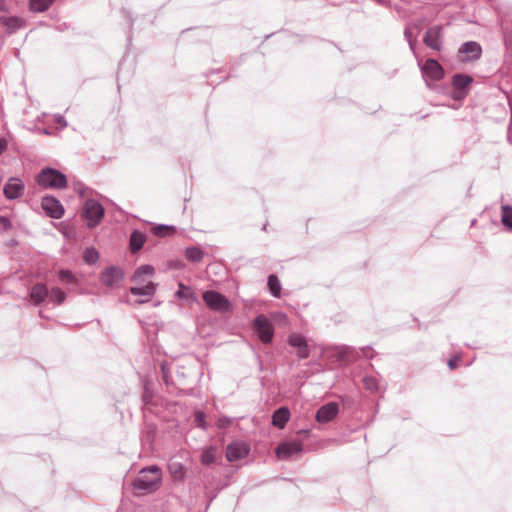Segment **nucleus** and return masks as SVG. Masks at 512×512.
Segmentation results:
<instances>
[{"label":"nucleus","instance_id":"obj_1","mask_svg":"<svg viewBox=\"0 0 512 512\" xmlns=\"http://www.w3.org/2000/svg\"><path fill=\"white\" fill-rule=\"evenodd\" d=\"M161 481L160 468L152 465L143 468L133 482L136 490L142 492H152L157 489Z\"/></svg>","mask_w":512,"mask_h":512},{"label":"nucleus","instance_id":"obj_2","mask_svg":"<svg viewBox=\"0 0 512 512\" xmlns=\"http://www.w3.org/2000/svg\"><path fill=\"white\" fill-rule=\"evenodd\" d=\"M37 183L45 189H64L67 187L65 174L54 168H44L37 175Z\"/></svg>","mask_w":512,"mask_h":512},{"label":"nucleus","instance_id":"obj_3","mask_svg":"<svg viewBox=\"0 0 512 512\" xmlns=\"http://www.w3.org/2000/svg\"><path fill=\"white\" fill-rule=\"evenodd\" d=\"M418 65L427 84L428 80L440 81L444 78V68L436 59L429 58L424 63L419 60Z\"/></svg>","mask_w":512,"mask_h":512},{"label":"nucleus","instance_id":"obj_4","mask_svg":"<svg viewBox=\"0 0 512 512\" xmlns=\"http://www.w3.org/2000/svg\"><path fill=\"white\" fill-rule=\"evenodd\" d=\"M104 216L103 206L94 199H88L83 208V217L87 220V226L93 228L99 224Z\"/></svg>","mask_w":512,"mask_h":512},{"label":"nucleus","instance_id":"obj_5","mask_svg":"<svg viewBox=\"0 0 512 512\" xmlns=\"http://www.w3.org/2000/svg\"><path fill=\"white\" fill-rule=\"evenodd\" d=\"M203 301L205 304L214 311L217 312H226L230 309V302L229 300L222 295L221 293L214 291V290H208L205 291L202 295Z\"/></svg>","mask_w":512,"mask_h":512},{"label":"nucleus","instance_id":"obj_6","mask_svg":"<svg viewBox=\"0 0 512 512\" xmlns=\"http://www.w3.org/2000/svg\"><path fill=\"white\" fill-rule=\"evenodd\" d=\"M423 43L430 49L441 51L443 48V27L434 25L427 29Z\"/></svg>","mask_w":512,"mask_h":512},{"label":"nucleus","instance_id":"obj_7","mask_svg":"<svg viewBox=\"0 0 512 512\" xmlns=\"http://www.w3.org/2000/svg\"><path fill=\"white\" fill-rule=\"evenodd\" d=\"M41 207L49 217L54 219H60L64 214L62 204L53 196H44L41 201Z\"/></svg>","mask_w":512,"mask_h":512},{"label":"nucleus","instance_id":"obj_8","mask_svg":"<svg viewBox=\"0 0 512 512\" xmlns=\"http://www.w3.org/2000/svg\"><path fill=\"white\" fill-rule=\"evenodd\" d=\"M303 445L299 440H292L280 443L276 448V455L279 459L288 460L293 455L302 451Z\"/></svg>","mask_w":512,"mask_h":512},{"label":"nucleus","instance_id":"obj_9","mask_svg":"<svg viewBox=\"0 0 512 512\" xmlns=\"http://www.w3.org/2000/svg\"><path fill=\"white\" fill-rule=\"evenodd\" d=\"M473 82V78L467 74L457 73L452 77V86L458 91L453 96L454 99L459 100L467 96V89Z\"/></svg>","mask_w":512,"mask_h":512},{"label":"nucleus","instance_id":"obj_10","mask_svg":"<svg viewBox=\"0 0 512 512\" xmlns=\"http://www.w3.org/2000/svg\"><path fill=\"white\" fill-rule=\"evenodd\" d=\"M124 273L122 269L111 266L106 268L100 276V281L103 285L113 288L119 285V283L123 280Z\"/></svg>","mask_w":512,"mask_h":512},{"label":"nucleus","instance_id":"obj_11","mask_svg":"<svg viewBox=\"0 0 512 512\" xmlns=\"http://www.w3.org/2000/svg\"><path fill=\"white\" fill-rule=\"evenodd\" d=\"M255 330L262 342L268 343L273 337V328L264 315H259L254 320Z\"/></svg>","mask_w":512,"mask_h":512},{"label":"nucleus","instance_id":"obj_12","mask_svg":"<svg viewBox=\"0 0 512 512\" xmlns=\"http://www.w3.org/2000/svg\"><path fill=\"white\" fill-rule=\"evenodd\" d=\"M129 291L134 296L144 297L143 299L136 300L134 302L135 305H140V304L148 302L155 295L156 284L153 282H148L147 284L142 285V286L130 287Z\"/></svg>","mask_w":512,"mask_h":512},{"label":"nucleus","instance_id":"obj_13","mask_svg":"<svg viewBox=\"0 0 512 512\" xmlns=\"http://www.w3.org/2000/svg\"><path fill=\"white\" fill-rule=\"evenodd\" d=\"M249 453V447L244 442H233L227 446L226 458L228 461H238L245 458Z\"/></svg>","mask_w":512,"mask_h":512},{"label":"nucleus","instance_id":"obj_14","mask_svg":"<svg viewBox=\"0 0 512 512\" xmlns=\"http://www.w3.org/2000/svg\"><path fill=\"white\" fill-rule=\"evenodd\" d=\"M458 53L466 55L465 61H476L482 55V47L476 41H468L460 46Z\"/></svg>","mask_w":512,"mask_h":512},{"label":"nucleus","instance_id":"obj_15","mask_svg":"<svg viewBox=\"0 0 512 512\" xmlns=\"http://www.w3.org/2000/svg\"><path fill=\"white\" fill-rule=\"evenodd\" d=\"M338 412V404L336 402H329L318 409L316 421L319 423H328L337 416Z\"/></svg>","mask_w":512,"mask_h":512},{"label":"nucleus","instance_id":"obj_16","mask_svg":"<svg viewBox=\"0 0 512 512\" xmlns=\"http://www.w3.org/2000/svg\"><path fill=\"white\" fill-rule=\"evenodd\" d=\"M3 192L7 199H18L23 195L24 184L19 178H10L4 185Z\"/></svg>","mask_w":512,"mask_h":512},{"label":"nucleus","instance_id":"obj_17","mask_svg":"<svg viewBox=\"0 0 512 512\" xmlns=\"http://www.w3.org/2000/svg\"><path fill=\"white\" fill-rule=\"evenodd\" d=\"M0 25L5 27L9 33H13L22 28L25 25V21L18 16L7 15L5 12L0 11Z\"/></svg>","mask_w":512,"mask_h":512},{"label":"nucleus","instance_id":"obj_18","mask_svg":"<svg viewBox=\"0 0 512 512\" xmlns=\"http://www.w3.org/2000/svg\"><path fill=\"white\" fill-rule=\"evenodd\" d=\"M49 291L44 284H35L30 291V298L35 305L41 304L47 297Z\"/></svg>","mask_w":512,"mask_h":512},{"label":"nucleus","instance_id":"obj_19","mask_svg":"<svg viewBox=\"0 0 512 512\" xmlns=\"http://www.w3.org/2000/svg\"><path fill=\"white\" fill-rule=\"evenodd\" d=\"M290 411L287 407L278 408L272 415V424L280 429L289 421Z\"/></svg>","mask_w":512,"mask_h":512},{"label":"nucleus","instance_id":"obj_20","mask_svg":"<svg viewBox=\"0 0 512 512\" xmlns=\"http://www.w3.org/2000/svg\"><path fill=\"white\" fill-rule=\"evenodd\" d=\"M146 241V236L144 233L134 230L130 235L129 240V248L132 253L138 252L140 249H142L144 243Z\"/></svg>","mask_w":512,"mask_h":512},{"label":"nucleus","instance_id":"obj_21","mask_svg":"<svg viewBox=\"0 0 512 512\" xmlns=\"http://www.w3.org/2000/svg\"><path fill=\"white\" fill-rule=\"evenodd\" d=\"M155 272V269L152 265H141L140 267H138L132 278H131V281L136 283V284H141L143 282V279H142V276L143 275H149V276H152Z\"/></svg>","mask_w":512,"mask_h":512},{"label":"nucleus","instance_id":"obj_22","mask_svg":"<svg viewBox=\"0 0 512 512\" xmlns=\"http://www.w3.org/2000/svg\"><path fill=\"white\" fill-rule=\"evenodd\" d=\"M204 256L203 251L198 247H188L185 250V257L187 260L193 262V263H199L202 261Z\"/></svg>","mask_w":512,"mask_h":512},{"label":"nucleus","instance_id":"obj_23","mask_svg":"<svg viewBox=\"0 0 512 512\" xmlns=\"http://www.w3.org/2000/svg\"><path fill=\"white\" fill-rule=\"evenodd\" d=\"M267 285L270 293L274 297H280L281 295V283L278 277L275 274H271L268 276Z\"/></svg>","mask_w":512,"mask_h":512},{"label":"nucleus","instance_id":"obj_24","mask_svg":"<svg viewBox=\"0 0 512 512\" xmlns=\"http://www.w3.org/2000/svg\"><path fill=\"white\" fill-rule=\"evenodd\" d=\"M54 0H30L29 8L33 12H44L49 9Z\"/></svg>","mask_w":512,"mask_h":512},{"label":"nucleus","instance_id":"obj_25","mask_svg":"<svg viewBox=\"0 0 512 512\" xmlns=\"http://www.w3.org/2000/svg\"><path fill=\"white\" fill-rule=\"evenodd\" d=\"M152 232L157 237H166L175 233V227L170 225L159 224L153 227Z\"/></svg>","mask_w":512,"mask_h":512},{"label":"nucleus","instance_id":"obj_26","mask_svg":"<svg viewBox=\"0 0 512 512\" xmlns=\"http://www.w3.org/2000/svg\"><path fill=\"white\" fill-rule=\"evenodd\" d=\"M175 296L181 300L195 301V295L192 290L182 283H179V290L175 293Z\"/></svg>","mask_w":512,"mask_h":512},{"label":"nucleus","instance_id":"obj_27","mask_svg":"<svg viewBox=\"0 0 512 512\" xmlns=\"http://www.w3.org/2000/svg\"><path fill=\"white\" fill-rule=\"evenodd\" d=\"M48 296L52 302L58 305L62 304L66 299L65 292L58 287L52 288Z\"/></svg>","mask_w":512,"mask_h":512},{"label":"nucleus","instance_id":"obj_28","mask_svg":"<svg viewBox=\"0 0 512 512\" xmlns=\"http://www.w3.org/2000/svg\"><path fill=\"white\" fill-rule=\"evenodd\" d=\"M502 223L512 230V207L509 205L502 206Z\"/></svg>","mask_w":512,"mask_h":512},{"label":"nucleus","instance_id":"obj_29","mask_svg":"<svg viewBox=\"0 0 512 512\" xmlns=\"http://www.w3.org/2000/svg\"><path fill=\"white\" fill-rule=\"evenodd\" d=\"M215 461V448L209 447L205 449L201 454V463L204 465H210Z\"/></svg>","mask_w":512,"mask_h":512},{"label":"nucleus","instance_id":"obj_30","mask_svg":"<svg viewBox=\"0 0 512 512\" xmlns=\"http://www.w3.org/2000/svg\"><path fill=\"white\" fill-rule=\"evenodd\" d=\"M463 355H464V354H455V356H454V357H452V358H450V359L448 360L447 364H448V366H449V368H450L451 370H453V369H455V368H457V367H459V366H461V365H466V366H468L469 364H471V363H472V361H469V362L464 363V361H463Z\"/></svg>","mask_w":512,"mask_h":512},{"label":"nucleus","instance_id":"obj_31","mask_svg":"<svg viewBox=\"0 0 512 512\" xmlns=\"http://www.w3.org/2000/svg\"><path fill=\"white\" fill-rule=\"evenodd\" d=\"M169 470L175 480H181L184 477V469L179 463H172L169 465Z\"/></svg>","mask_w":512,"mask_h":512},{"label":"nucleus","instance_id":"obj_32","mask_svg":"<svg viewBox=\"0 0 512 512\" xmlns=\"http://www.w3.org/2000/svg\"><path fill=\"white\" fill-rule=\"evenodd\" d=\"M83 258H84L86 263L94 264L99 259V253L94 248H87L84 251Z\"/></svg>","mask_w":512,"mask_h":512},{"label":"nucleus","instance_id":"obj_33","mask_svg":"<svg viewBox=\"0 0 512 512\" xmlns=\"http://www.w3.org/2000/svg\"><path fill=\"white\" fill-rule=\"evenodd\" d=\"M289 343L291 346L302 349L303 347H306V340L303 336L299 334H292L289 337Z\"/></svg>","mask_w":512,"mask_h":512},{"label":"nucleus","instance_id":"obj_34","mask_svg":"<svg viewBox=\"0 0 512 512\" xmlns=\"http://www.w3.org/2000/svg\"><path fill=\"white\" fill-rule=\"evenodd\" d=\"M60 281L66 282V283H74L75 282V276L72 274L69 270H61L58 274Z\"/></svg>","mask_w":512,"mask_h":512},{"label":"nucleus","instance_id":"obj_35","mask_svg":"<svg viewBox=\"0 0 512 512\" xmlns=\"http://www.w3.org/2000/svg\"><path fill=\"white\" fill-rule=\"evenodd\" d=\"M363 384L367 390L376 391L378 389V383L374 377H364Z\"/></svg>","mask_w":512,"mask_h":512},{"label":"nucleus","instance_id":"obj_36","mask_svg":"<svg viewBox=\"0 0 512 512\" xmlns=\"http://www.w3.org/2000/svg\"><path fill=\"white\" fill-rule=\"evenodd\" d=\"M0 226L4 231H8L11 229L12 224L8 217L0 216Z\"/></svg>","mask_w":512,"mask_h":512},{"label":"nucleus","instance_id":"obj_37","mask_svg":"<svg viewBox=\"0 0 512 512\" xmlns=\"http://www.w3.org/2000/svg\"><path fill=\"white\" fill-rule=\"evenodd\" d=\"M195 421L197 422L198 426L201 428H204V421H205V415L203 412L198 411L195 414Z\"/></svg>","mask_w":512,"mask_h":512},{"label":"nucleus","instance_id":"obj_38","mask_svg":"<svg viewBox=\"0 0 512 512\" xmlns=\"http://www.w3.org/2000/svg\"><path fill=\"white\" fill-rule=\"evenodd\" d=\"M8 142L5 138H0V155L6 151Z\"/></svg>","mask_w":512,"mask_h":512},{"label":"nucleus","instance_id":"obj_39","mask_svg":"<svg viewBox=\"0 0 512 512\" xmlns=\"http://www.w3.org/2000/svg\"><path fill=\"white\" fill-rule=\"evenodd\" d=\"M408 41V44H409V47H410V50L412 51V53L417 56L416 54V49H415V45H416V39L412 38V39H409L407 40Z\"/></svg>","mask_w":512,"mask_h":512},{"label":"nucleus","instance_id":"obj_40","mask_svg":"<svg viewBox=\"0 0 512 512\" xmlns=\"http://www.w3.org/2000/svg\"><path fill=\"white\" fill-rule=\"evenodd\" d=\"M75 190L81 195V196H84L85 195V189L84 187L81 185V184H77V186H75Z\"/></svg>","mask_w":512,"mask_h":512},{"label":"nucleus","instance_id":"obj_41","mask_svg":"<svg viewBox=\"0 0 512 512\" xmlns=\"http://www.w3.org/2000/svg\"><path fill=\"white\" fill-rule=\"evenodd\" d=\"M404 36H405V38H406L407 40H409V39H412V38H413L412 32H411V30H410L409 28H406V29L404 30Z\"/></svg>","mask_w":512,"mask_h":512},{"label":"nucleus","instance_id":"obj_42","mask_svg":"<svg viewBox=\"0 0 512 512\" xmlns=\"http://www.w3.org/2000/svg\"><path fill=\"white\" fill-rule=\"evenodd\" d=\"M143 399L146 403L149 401L150 395H149L148 391H145V393L143 394Z\"/></svg>","mask_w":512,"mask_h":512},{"label":"nucleus","instance_id":"obj_43","mask_svg":"<svg viewBox=\"0 0 512 512\" xmlns=\"http://www.w3.org/2000/svg\"><path fill=\"white\" fill-rule=\"evenodd\" d=\"M161 369H162V372H163L164 377H166V370H165V365H164V363H162V364H161Z\"/></svg>","mask_w":512,"mask_h":512},{"label":"nucleus","instance_id":"obj_44","mask_svg":"<svg viewBox=\"0 0 512 512\" xmlns=\"http://www.w3.org/2000/svg\"><path fill=\"white\" fill-rule=\"evenodd\" d=\"M308 355H309V354L304 353V354H301V357H302V358H307V356H308Z\"/></svg>","mask_w":512,"mask_h":512},{"label":"nucleus","instance_id":"obj_45","mask_svg":"<svg viewBox=\"0 0 512 512\" xmlns=\"http://www.w3.org/2000/svg\"><path fill=\"white\" fill-rule=\"evenodd\" d=\"M266 228H267V224L265 223L262 227V230L266 231Z\"/></svg>","mask_w":512,"mask_h":512},{"label":"nucleus","instance_id":"obj_46","mask_svg":"<svg viewBox=\"0 0 512 512\" xmlns=\"http://www.w3.org/2000/svg\"><path fill=\"white\" fill-rule=\"evenodd\" d=\"M339 352L343 353V352H349V351L348 350H340Z\"/></svg>","mask_w":512,"mask_h":512},{"label":"nucleus","instance_id":"obj_47","mask_svg":"<svg viewBox=\"0 0 512 512\" xmlns=\"http://www.w3.org/2000/svg\"><path fill=\"white\" fill-rule=\"evenodd\" d=\"M379 3H383V0H377Z\"/></svg>","mask_w":512,"mask_h":512},{"label":"nucleus","instance_id":"obj_48","mask_svg":"<svg viewBox=\"0 0 512 512\" xmlns=\"http://www.w3.org/2000/svg\"><path fill=\"white\" fill-rule=\"evenodd\" d=\"M511 117H512V102H511Z\"/></svg>","mask_w":512,"mask_h":512}]
</instances>
